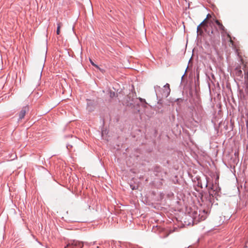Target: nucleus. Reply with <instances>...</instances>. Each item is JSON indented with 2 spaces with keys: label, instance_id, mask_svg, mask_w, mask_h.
<instances>
[{
  "label": "nucleus",
  "instance_id": "obj_10",
  "mask_svg": "<svg viewBox=\"0 0 248 248\" xmlns=\"http://www.w3.org/2000/svg\"><path fill=\"white\" fill-rule=\"evenodd\" d=\"M90 62H91V63H92V64L95 67H97V68H98V66L97 65H96L95 64H94V63L92 62V61L91 59L90 60Z\"/></svg>",
  "mask_w": 248,
  "mask_h": 248
},
{
  "label": "nucleus",
  "instance_id": "obj_9",
  "mask_svg": "<svg viewBox=\"0 0 248 248\" xmlns=\"http://www.w3.org/2000/svg\"><path fill=\"white\" fill-rule=\"evenodd\" d=\"M227 36H228V37L230 38V42L232 44V45H233V42L232 40V38H231V37L230 35V34H227Z\"/></svg>",
  "mask_w": 248,
  "mask_h": 248
},
{
  "label": "nucleus",
  "instance_id": "obj_4",
  "mask_svg": "<svg viewBox=\"0 0 248 248\" xmlns=\"http://www.w3.org/2000/svg\"><path fill=\"white\" fill-rule=\"evenodd\" d=\"M215 22L217 24V25L218 26L219 30L221 31V33H226V30L224 26L223 25V24L219 22L218 20H216Z\"/></svg>",
  "mask_w": 248,
  "mask_h": 248
},
{
  "label": "nucleus",
  "instance_id": "obj_8",
  "mask_svg": "<svg viewBox=\"0 0 248 248\" xmlns=\"http://www.w3.org/2000/svg\"><path fill=\"white\" fill-rule=\"evenodd\" d=\"M164 88H168V91H167V95L168 94H169L170 93V85L168 83H167L165 86H164Z\"/></svg>",
  "mask_w": 248,
  "mask_h": 248
},
{
  "label": "nucleus",
  "instance_id": "obj_1",
  "mask_svg": "<svg viewBox=\"0 0 248 248\" xmlns=\"http://www.w3.org/2000/svg\"><path fill=\"white\" fill-rule=\"evenodd\" d=\"M208 21L207 19H205L198 27L197 29V33L198 35H202L203 33V31L202 28H203L205 30H206L207 27Z\"/></svg>",
  "mask_w": 248,
  "mask_h": 248
},
{
  "label": "nucleus",
  "instance_id": "obj_5",
  "mask_svg": "<svg viewBox=\"0 0 248 248\" xmlns=\"http://www.w3.org/2000/svg\"><path fill=\"white\" fill-rule=\"evenodd\" d=\"M235 74L237 77L242 78L243 77L242 71L239 66H237L235 69Z\"/></svg>",
  "mask_w": 248,
  "mask_h": 248
},
{
  "label": "nucleus",
  "instance_id": "obj_3",
  "mask_svg": "<svg viewBox=\"0 0 248 248\" xmlns=\"http://www.w3.org/2000/svg\"><path fill=\"white\" fill-rule=\"evenodd\" d=\"M209 35L212 37V35L215 38H213L214 40V42H217V43H219V33L218 31H217L216 32H214V31H211V34H209Z\"/></svg>",
  "mask_w": 248,
  "mask_h": 248
},
{
  "label": "nucleus",
  "instance_id": "obj_6",
  "mask_svg": "<svg viewBox=\"0 0 248 248\" xmlns=\"http://www.w3.org/2000/svg\"><path fill=\"white\" fill-rule=\"evenodd\" d=\"M27 109L28 108L27 107H24L21 109L19 114V119H22L24 118Z\"/></svg>",
  "mask_w": 248,
  "mask_h": 248
},
{
  "label": "nucleus",
  "instance_id": "obj_7",
  "mask_svg": "<svg viewBox=\"0 0 248 248\" xmlns=\"http://www.w3.org/2000/svg\"><path fill=\"white\" fill-rule=\"evenodd\" d=\"M62 24L61 22H59L57 24V34L59 35L60 33V29L62 27Z\"/></svg>",
  "mask_w": 248,
  "mask_h": 248
},
{
  "label": "nucleus",
  "instance_id": "obj_11",
  "mask_svg": "<svg viewBox=\"0 0 248 248\" xmlns=\"http://www.w3.org/2000/svg\"><path fill=\"white\" fill-rule=\"evenodd\" d=\"M211 17V16L210 14H208L207 15L206 18L205 19H207V20L208 21V19Z\"/></svg>",
  "mask_w": 248,
  "mask_h": 248
},
{
  "label": "nucleus",
  "instance_id": "obj_2",
  "mask_svg": "<svg viewBox=\"0 0 248 248\" xmlns=\"http://www.w3.org/2000/svg\"><path fill=\"white\" fill-rule=\"evenodd\" d=\"M83 246L82 242L74 240L71 243L68 244L64 248H82Z\"/></svg>",
  "mask_w": 248,
  "mask_h": 248
}]
</instances>
